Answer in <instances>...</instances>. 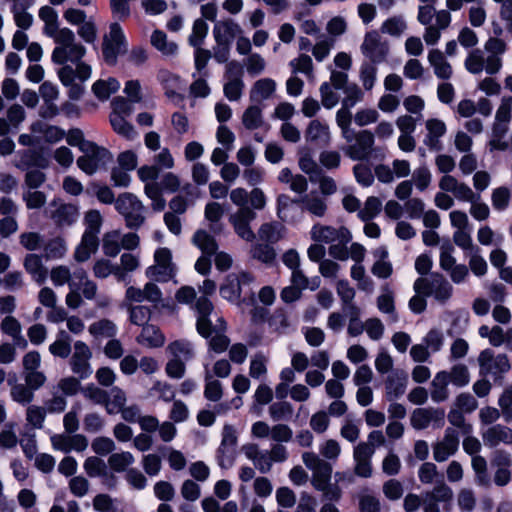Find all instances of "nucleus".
Wrapping results in <instances>:
<instances>
[{"instance_id":"obj_1","label":"nucleus","mask_w":512,"mask_h":512,"mask_svg":"<svg viewBox=\"0 0 512 512\" xmlns=\"http://www.w3.org/2000/svg\"><path fill=\"white\" fill-rule=\"evenodd\" d=\"M176 274V267L172 262V254L168 248H158L154 253V264L149 266L145 275L152 281L147 282L143 288L130 286L126 289L125 299L129 302H149L155 309L165 307L161 289L155 282L166 283Z\"/></svg>"},{"instance_id":"obj_2","label":"nucleus","mask_w":512,"mask_h":512,"mask_svg":"<svg viewBox=\"0 0 512 512\" xmlns=\"http://www.w3.org/2000/svg\"><path fill=\"white\" fill-rule=\"evenodd\" d=\"M195 308L197 312V332L206 339L210 338L209 348L215 353L219 354L226 351L230 344V339L225 334L227 329L225 320L222 317H217L216 322L212 323L210 315L214 307L208 298L199 297Z\"/></svg>"},{"instance_id":"obj_3","label":"nucleus","mask_w":512,"mask_h":512,"mask_svg":"<svg viewBox=\"0 0 512 512\" xmlns=\"http://www.w3.org/2000/svg\"><path fill=\"white\" fill-rule=\"evenodd\" d=\"M212 34L215 41L213 58L218 63L227 62L230 58L232 43L243 34V29L234 19L225 18L215 22Z\"/></svg>"},{"instance_id":"obj_4","label":"nucleus","mask_w":512,"mask_h":512,"mask_svg":"<svg viewBox=\"0 0 512 512\" xmlns=\"http://www.w3.org/2000/svg\"><path fill=\"white\" fill-rule=\"evenodd\" d=\"M53 40L56 46L51 59L55 64L63 65L68 61L78 63L86 54V48L76 41L74 32L69 28H61V32Z\"/></svg>"},{"instance_id":"obj_5","label":"nucleus","mask_w":512,"mask_h":512,"mask_svg":"<svg viewBox=\"0 0 512 512\" xmlns=\"http://www.w3.org/2000/svg\"><path fill=\"white\" fill-rule=\"evenodd\" d=\"M413 289L417 294L432 296L437 302L446 303L453 294V286L440 273H432L430 277H420L414 282Z\"/></svg>"},{"instance_id":"obj_6","label":"nucleus","mask_w":512,"mask_h":512,"mask_svg":"<svg viewBox=\"0 0 512 512\" xmlns=\"http://www.w3.org/2000/svg\"><path fill=\"white\" fill-rule=\"evenodd\" d=\"M116 210L123 216L129 229H138L145 222L146 208L132 193H123L115 201Z\"/></svg>"},{"instance_id":"obj_7","label":"nucleus","mask_w":512,"mask_h":512,"mask_svg":"<svg viewBox=\"0 0 512 512\" xmlns=\"http://www.w3.org/2000/svg\"><path fill=\"white\" fill-rule=\"evenodd\" d=\"M83 155L78 157L77 166L87 175H93L113 159L111 152L95 142L84 143Z\"/></svg>"},{"instance_id":"obj_8","label":"nucleus","mask_w":512,"mask_h":512,"mask_svg":"<svg viewBox=\"0 0 512 512\" xmlns=\"http://www.w3.org/2000/svg\"><path fill=\"white\" fill-rule=\"evenodd\" d=\"M127 41L119 23L114 22L109 27V33L103 37L102 54L108 65L114 66L119 55L127 52Z\"/></svg>"},{"instance_id":"obj_9","label":"nucleus","mask_w":512,"mask_h":512,"mask_svg":"<svg viewBox=\"0 0 512 512\" xmlns=\"http://www.w3.org/2000/svg\"><path fill=\"white\" fill-rule=\"evenodd\" d=\"M479 374L482 377L491 375L496 381L502 378L510 368V361L506 354H495L491 349H485L478 356Z\"/></svg>"},{"instance_id":"obj_10","label":"nucleus","mask_w":512,"mask_h":512,"mask_svg":"<svg viewBox=\"0 0 512 512\" xmlns=\"http://www.w3.org/2000/svg\"><path fill=\"white\" fill-rule=\"evenodd\" d=\"M360 50L366 58V63L378 65L387 60L389 44L383 40L378 31L371 30L365 34Z\"/></svg>"},{"instance_id":"obj_11","label":"nucleus","mask_w":512,"mask_h":512,"mask_svg":"<svg viewBox=\"0 0 512 512\" xmlns=\"http://www.w3.org/2000/svg\"><path fill=\"white\" fill-rule=\"evenodd\" d=\"M221 443L216 451V460L222 469H229L234 465L237 455L238 437L232 425L225 424L222 429Z\"/></svg>"},{"instance_id":"obj_12","label":"nucleus","mask_w":512,"mask_h":512,"mask_svg":"<svg viewBox=\"0 0 512 512\" xmlns=\"http://www.w3.org/2000/svg\"><path fill=\"white\" fill-rule=\"evenodd\" d=\"M348 74L338 70H331L329 81L323 82L319 87L321 103L326 109H332L340 101L338 90L344 87Z\"/></svg>"},{"instance_id":"obj_13","label":"nucleus","mask_w":512,"mask_h":512,"mask_svg":"<svg viewBox=\"0 0 512 512\" xmlns=\"http://www.w3.org/2000/svg\"><path fill=\"white\" fill-rule=\"evenodd\" d=\"M374 135L369 130H360L355 134V142L343 148L347 157L354 161L368 160L373 152Z\"/></svg>"},{"instance_id":"obj_14","label":"nucleus","mask_w":512,"mask_h":512,"mask_svg":"<svg viewBox=\"0 0 512 512\" xmlns=\"http://www.w3.org/2000/svg\"><path fill=\"white\" fill-rule=\"evenodd\" d=\"M50 207L49 217L58 228L70 227L79 219L80 211L76 204L53 200Z\"/></svg>"},{"instance_id":"obj_15","label":"nucleus","mask_w":512,"mask_h":512,"mask_svg":"<svg viewBox=\"0 0 512 512\" xmlns=\"http://www.w3.org/2000/svg\"><path fill=\"white\" fill-rule=\"evenodd\" d=\"M508 49L507 43L498 37H489L484 43V50L487 52L485 72L488 75H495L500 72L503 66V55Z\"/></svg>"},{"instance_id":"obj_16","label":"nucleus","mask_w":512,"mask_h":512,"mask_svg":"<svg viewBox=\"0 0 512 512\" xmlns=\"http://www.w3.org/2000/svg\"><path fill=\"white\" fill-rule=\"evenodd\" d=\"M445 411L441 408L426 407L415 409L410 418L411 426L416 430H424L431 424L440 428L444 425Z\"/></svg>"},{"instance_id":"obj_17","label":"nucleus","mask_w":512,"mask_h":512,"mask_svg":"<svg viewBox=\"0 0 512 512\" xmlns=\"http://www.w3.org/2000/svg\"><path fill=\"white\" fill-rule=\"evenodd\" d=\"M311 239L319 243L350 242L352 235L350 231L340 226L338 228L328 225L315 224L310 231Z\"/></svg>"},{"instance_id":"obj_18","label":"nucleus","mask_w":512,"mask_h":512,"mask_svg":"<svg viewBox=\"0 0 512 512\" xmlns=\"http://www.w3.org/2000/svg\"><path fill=\"white\" fill-rule=\"evenodd\" d=\"M91 357L92 353L87 344L82 341H76L74 344V352L70 359L72 372L78 375L81 379H85L90 376L92 373L89 363Z\"/></svg>"},{"instance_id":"obj_19","label":"nucleus","mask_w":512,"mask_h":512,"mask_svg":"<svg viewBox=\"0 0 512 512\" xmlns=\"http://www.w3.org/2000/svg\"><path fill=\"white\" fill-rule=\"evenodd\" d=\"M458 447V433L455 429L449 427L445 430L443 438L433 444V458L436 462H444L458 451Z\"/></svg>"},{"instance_id":"obj_20","label":"nucleus","mask_w":512,"mask_h":512,"mask_svg":"<svg viewBox=\"0 0 512 512\" xmlns=\"http://www.w3.org/2000/svg\"><path fill=\"white\" fill-rule=\"evenodd\" d=\"M256 218V213L249 207L239 208L234 214L230 216V223L232 224L236 234L251 242L255 239V234L251 230L249 224Z\"/></svg>"},{"instance_id":"obj_21","label":"nucleus","mask_w":512,"mask_h":512,"mask_svg":"<svg viewBox=\"0 0 512 512\" xmlns=\"http://www.w3.org/2000/svg\"><path fill=\"white\" fill-rule=\"evenodd\" d=\"M385 397L388 401L401 398L408 386V374L404 370H394L385 379Z\"/></svg>"},{"instance_id":"obj_22","label":"nucleus","mask_w":512,"mask_h":512,"mask_svg":"<svg viewBox=\"0 0 512 512\" xmlns=\"http://www.w3.org/2000/svg\"><path fill=\"white\" fill-rule=\"evenodd\" d=\"M439 188L449 192L459 201L471 202L478 193H475L466 183L458 181L454 176L444 175L439 180Z\"/></svg>"},{"instance_id":"obj_23","label":"nucleus","mask_w":512,"mask_h":512,"mask_svg":"<svg viewBox=\"0 0 512 512\" xmlns=\"http://www.w3.org/2000/svg\"><path fill=\"white\" fill-rule=\"evenodd\" d=\"M373 451L369 445L360 442L353 449V460L355 462L354 473L362 478H369L372 475Z\"/></svg>"},{"instance_id":"obj_24","label":"nucleus","mask_w":512,"mask_h":512,"mask_svg":"<svg viewBox=\"0 0 512 512\" xmlns=\"http://www.w3.org/2000/svg\"><path fill=\"white\" fill-rule=\"evenodd\" d=\"M487 447H496L503 444H512V429L502 424H494L481 433Z\"/></svg>"},{"instance_id":"obj_25","label":"nucleus","mask_w":512,"mask_h":512,"mask_svg":"<svg viewBox=\"0 0 512 512\" xmlns=\"http://www.w3.org/2000/svg\"><path fill=\"white\" fill-rule=\"evenodd\" d=\"M242 450L260 473L266 474L271 471L273 463L267 450H260L259 446L254 443L244 445Z\"/></svg>"},{"instance_id":"obj_26","label":"nucleus","mask_w":512,"mask_h":512,"mask_svg":"<svg viewBox=\"0 0 512 512\" xmlns=\"http://www.w3.org/2000/svg\"><path fill=\"white\" fill-rule=\"evenodd\" d=\"M451 23V14L449 11L442 9L439 10L436 15V23L435 25H425V32L423 35V39L427 45H435L440 37L441 31L445 30L449 27Z\"/></svg>"},{"instance_id":"obj_27","label":"nucleus","mask_w":512,"mask_h":512,"mask_svg":"<svg viewBox=\"0 0 512 512\" xmlns=\"http://www.w3.org/2000/svg\"><path fill=\"white\" fill-rule=\"evenodd\" d=\"M23 267L36 283L42 284L46 281L48 269L43 264L41 255L36 253L26 254L23 259Z\"/></svg>"},{"instance_id":"obj_28","label":"nucleus","mask_w":512,"mask_h":512,"mask_svg":"<svg viewBox=\"0 0 512 512\" xmlns=\"http://www.w3.org/2000/svg\"><path fill=\"white\" fill-rule=\"evenodd\" d=\"M19 160L16 167L20 170H29L33 167L45 169L49 166V160L35 149H26L18 152Z\"/></svg>"},{"instance_id":"obj_29","label":"nucleus","mask_w":512,"mask_h":512,"mask_svg":"<svg viewBox=\"0 0 512 512\" xmlns=\"http://www.w3.org/2000/svg\"><path fill=\"white\" fill-rule=\"evenodd\" d=\"M302 461L312 471V477H331V464L320 458L316 453L304 452L302 454Z\"/></svg>"},{"instance_id":"obj_30","label":"nucleus","mask_w":512,"mask_h":512,"mask_svg":"<svg viewBox=\"0 0 512 512\" xmlns=\"http://www.w3.org/2000/svg\"><path fill=\"white\" fill-rule=\"evenodd\" d=\"M1 331L12 338L14 345L21 349L28 346V342L22 334L20 322L13 316L7 315L0 324Z\"/></svg>"},{"instance_id":"obj_31","label":"nucleus","mask_w":512,"mask_h":512,"mask_svg":"<svg viewBox=\"0 0 512 512\" xmlns=\"http://www.w3.org/2000/svg\"><path fill=\"white\" fill-rule=\"evenodd\" d=\"M449 381L446 371H439L435 374L430 383V397L434 403H441L448 400L450 396Z\"/></svg>"},{"instance_id":"obj_32","label":"nucleus","mask_w":512,"mask_h":512,"mask_svg":"<svg viewBox=\"0 0 512 512\" xmlns=\"http://www.w3.org/2000/svg\"><path fill=\"white\" fill-rule=\"evenodd\" d=\"M136 341L138 344L148 348H158L164 345L165 337L157 326L146 324L142 327V331L137 336Z\"/></svg>"},{"instance_id":"obj_33","label":"nucleus","mask_w":512,"mask_h":512,"mask_svg":"<svg viewBox=\"0 0 512 512\" xmlns=\"http://www.w3.org/2000/svg\"><path fill=\"white\" fill-rule=\"evenodd\" d=\"M167 351L172 358L184 363L192 360L196 355L194 344L187 339H178L169 343Z\"/></svg>"},{"instance_id":"obj_34","label":"nucleus","mask_w":512,"mask_h":512,"mask_svg":"<svg viewBox=\"0 0 512 512\" xmlns=\"http://www.w3.org/2000/svg\"><path fill=\"white\" fill-rule=\"evenodd\" d=\"M38 16L44 22L43 33L46 36L53 39L61 32L58 13L54 8L45 5L39 9Z\"/></svg>"},{"instance_id":"obj_35","label":"nucleus","mask_w":512,"mask_h":512,"mask_svg":"<svg viewBox=\"0 0 512 512\" xmlns=\"http://www.w3.org/2000/svg\"><path fill=\"white\" fill-rule=\"evenodd\" d=\"M299 199H293L287 194H280L277 197V215L284 222L296 220L297 206Z\"/></svg>"},{"instance_id":"obj_36","label":"nucleus","mask_w":512,"mask_h":512,"mask_svg":"<svg viewBox=\"0 0 512 512\" xmlns=\"http://www.w3.org/2000/svg\"><path fill=\"white\" fill-rule=\"evenodd\" d=\"M306 140L321 145H328L331 139L329 127L319 120H312L306 130Z\"/></svg>"},{"instance_id":"obj_37","label":"nucleus","mask_w":512,"mask_h":512,"mask_svg":"<svg viewBox=\"0 0 512 512\" xmlns=\"http://www.w3.org/2000/svg\"><path fill=\"white\" fill-rule=\"evenodd\" d=\"M43 257L46 260H58L62 259L67 253V244L63 237L56 236L48 241H43Z\"/></svg>"},{"instance_id":"obj_38","label":"nucleus","mask_w":512,"mask_h":512,"mask_svg":"<svg viewBox=\"0 0 512 512\" xmlns=\"http://www.w3.org/2000/svg\"><path fill=\"white\" fill-rule=\"evenodd\" d=\"M428 61L434 68L435 75L440 79H449L452 75V67L438 49H432L428 54Z\"/></svg>"},{"instance_id":"obj_39","label":"nucleus","mask_w":512,"mask_h":512,"mask_svg":"<svg viewBox=\"0 0 512 512\" xmlns=\"http://www.w3.org/2000/svg\"><path fill=\"white\" fill-rule=\"evenodd\" d=\"M275 89L276 82L273 79L263 78L257 80L250 91V100L254 102L266 100L271 97Z\"/></svg>"},{"instance_id":"obj_40","label":"nucleus","mask_w":512,"mask_h":512,"mask_svg":"<svg viewBox=\"0 0 512 512\" xmlns=\"http://www.w3.org/2000/svg\"><path fill=\"white\" fill-rule=\"evenodd\" d=\"M192 242L202 251V255L213 256L217 252L218 244L215 238L205 230H197Z\"/></svg>"},{"instance_id":"obj_41","label":"nucleus","mask_w":512,"mask_h":512,"mask_svg":"<svg viewBox=\"0 0 512 512\" xmlns=\"http://www.w3.org/2000/svg\"><path fill=\"white\" fill-rule=\"evenodd\" d=\"M299 202L303 211H307L315 217H324L327 212V204L319 196L305 195L299 198Z\"/></svg>"},{"instance_id":"obj_42","label":"nucleus","mask_w":512,"mask_h":512,"mask_svg":"<svg viewBox=\"0 0 512 512\" xmlns=\"http://www.w3.org/2000/svg\"><path fill=\"white\" fill-rule=\"evenodd\" d=\"M341 90L345 94V97L342 100V106L346 109L354 107L357 103L362 102L364 99L363 90L356 83H349V76L347 77V81Z\"/></svg>"},{"instance_id":"obj_43","label":"nucleus","mask_w":512,"mask_h":512,"mask_svg":"<svg viewBox=\"0 0 512 512\" xmlns=\"http://www.w3.org/2000/svg\"><path fill=\"white\" fill-rule=\"evenodd\" d=\"M109 120L113 130L118 135L130 141L137 137V132L133 125L129 123L125 117L117 116V114H110Z\"/></svg>"},{"instance_id":"obj_44","label":"nucleus","mask_w":512,"mask_h":512,"mask_svg":"<svg viewBox=\"0 0 512 512\" xmlns=\"http://www.w3.org/2000/svg\"><path fill=\"white\" fill-rule=\"evenodd\" d=\"M127 401L126 393L119 387L114 386L107 395L106 411L108 414L119 413Z\"/></svg>"},{"instance_id":"obj_45","label":"nucleus","mask_w":512,"mask_h":512,"mask_svg":"<svg viewBox=\"0 0 512 512\" xmlns=\"http://www.w3.org/2000/svg\"><path fill=\"white\" fill-rule=\"evenodd\" d=\"M242 123L248 130H256L264 124L262 108L259 105H250L242 115Z\"/></svg>"},{"instance_id":"obj_46","label":"nucleus","mask_w":512,"mask_h":512,"mask_svg":"<svg viewBox=\"0 0 512 512\" xmlns=\"http://www.w3.org/2000/svg\"><path fill=\"white\" fill-rule=\"evenodd\" d=\"M120 88V83L115 78L108 80H98L92 86V91L99 100H107L113 93Z\"/></svg>"},{"instance_id":"obj_47","label":"nucleus","mask_w":512,"mask_h":512,"mask_svg":"<svg viewBox=\"0 0 512 512\" xmlns=\"http://www.w3.org/2000/svg\"><path fill=\"white\" fill-rule=\"evenodd\" d=\"M268 413L273 421H288L293 416L294 408L288 401H277L270 404Z\"/></svg>"},{"instance_id":"obj_48","label":"nucleus","mask_w":512,"mask_h":512,"mask_svg":"<svg viewBox=\"0 0 512 512\" xmlns=\"http://www.w3.org/2000/svg\"><path fill=\"white\" fill-rule=\"evenodd\" d=\"M32 131L41 133L44 140L48 143H57L66 135L62 128L54 125H46L40 122L32 125Z\"/></svg>"},{"instance_id":"obj_49","label":"nucleus","mask_w":512,"mask_h":512,"mask_svg":"<svg viewBox=\"0 0 512 512\" xmlns=\"http://www.w3.org/2000/svg\"><path fill=\"white\" fill-rule=\"evenodd\" d=\"M377 307L382 313L389 315L391 322L398 321V315L395 312L393 293L388 287H384L383 293L378 296Z\"/></svg>"},{"instance_id":"obj_50","label":"nucleus","mask_w":512,"mask_h":512,"mask_svg":"<svg viewBox=\"0 0 512 512\" xmlns=\"http://www.w3.org/2000/svg\"><path fill=\"white\" fill-rule=\"evenodd\" d=\"M43 241V236L35 231H23L18 236L20 246L30 253L42 249Z\"/></svg>"},{"instance_id":"obj_51","label":"nucleus","mask_w":512,"mask_h":512,"mask_svg":"<svg viewBox=\"0 0 512 512\" xmlns=\"http://www.w3.org/2000/svg\"><path fill=\"white\" fill-rule=\"evenodd\" d=\"M335 45V39L324 34L319 35L317 42L312 47V55L317 62H323Z\"/></svg>"},{"instance_id":"obj_52","label":"nucleus","mask_w":512,"mask_h":512,"mask_svg":"<svg viewBox=\"0 0 512 512\" xmlns=\"http://www.w3.org/2000/svg\"><path fill=\"white\" fill-rule=\"evenodd\" d=\"M134 462L133 454L128 451L112 453L108 458L110 468L117 473L127 472V468Z\"/></svg>"},{"instance_id":"obj_53","label":"nucleus","mask_w":512,"mask_h":512,"mask_svg":"<svg viewBox=\"0 0 512 512\" xmlns=\"http://www.w3.org/2000/svg\"><path fill=\"white\" fill-rule=\"evenodd\" d=\"M464 66L471 74H480L485 71L486 57H484L482 50L472 49L464 61Z\"/></svg>"},{"instance_id":"obj_54","label":"nucleus","mask_w":512,"mask_h":512,"mask_svg":"<svg viewBox=\"0 0 512 512\" xmlns=\"http://www.w3.org/2000/svg\"><path fill=\"white\" fill-rule=\"evenodd\" d=\"M377 65L373 63L362 62L359 69V80L365 91H371L377 81Z\"/></svg>"},{"instance_id":"obj_55","label":"nucleus","mask_w":512,"mask_h":512,"mask_svg":"<svg viewBox=\"0 0 512 512\" xmlns=\"http://www.w3.org/2000/svg\"><path fill=\"white\" fill-rule=\"evenodd\" d=\"M289 66L291 67V71L294 75H296L298 73H302L309 78L313 77V72H314L313 60L306 53H302L298 57L292 59L289 62Z\"/></svg>"},{"instance_id":"obj_56","label":"nucleus","mask_w":512,"mask_h":512,"mask_svg":"<svg viewBox=\"0 0 512 512\" xmlns=\"http://www.w3.org/2000/svg\"><path fill=\"white\" fill-rule=\"evenodd\" d=\"M471 466L475 472V482L479 486H489L490 477L487 471V461L483 456L476 455L472 457Z\"/></svg>"},{"instance_id":"obj_57","label":"nucleus","mask_w":512,"mask_h":512,"mask_svg":"<svg viewBox=\"0 0 512 512\" xmlns=\"http://www.w3.org/2000/svg\"><path fill=\"white\" fill-rule=\"evenodd\" d=\"M221 296L230 301L237 302L241 297V287L238 285L236 274H229L225 283L220 287Z\"/></svg>"},{"instance_id":"obj_58","label":"nucleus","mask_w":512,"mask_h":512,"mask_svg":"<svg viewBox=\"0 0 512 512\" xmlns=\"http://www.w3.org/2000/svg\"><path fill=\"white\" fill-rule=\"evenodd\" d=\"M268 325L273 332L284 334L288 331L291 324L287 312L282 308H278L268 319Z\"/></svg>"},{"instance_id":"obj_59","label":"nucleus","mask_w":512,"mask_h":512,"mask_svg":"<svg viewBox=\"0 0 512 512\" xmlns=\"http://www.w3.org/2000/svg\"><path fill=\"white\" fill-rule=\"evenodd\" d=\"M268 361V357L265 356L262 352L255 353L250 360L249 376L253 379L264 378L268 371Z\"/></svg>"},{"instance_id":"obj_60","label":"nucleus","mask_w":512,"mask_h":512,"mask_svg":"<svg viewBox=\"0 0 512 512\" xmlns=\"http://www.w3.org/2000/svg\"><path fill=\"white\" fill-rule=\"evenodd\" d=\"M449 383L451 382L456 387H464L470 382V372L466 365L456 364L450 371H446Z\"/></svg>"},{"instance_id":"obj_61","label":"nucleus","mask_w":512,"mask_h":512,"mask_svg":"<svg viewBox=\"0 0 512 512\" xmlns=\"http://www.w3.org/2000/svg\"><path fill=\"white\" fill-rule=\"evenodd\" d=\"M151 44L165 55H173L177 52L178 46L174 42H169L167 35L160 30H155L151 35Z\"/></svg>"},{"instance_id":"obj_62","label":"nucleus","mask_w":512,"mask_h":512,"mask_svg":"<svg viewBox=\"0 0 512 512\" xmlns=\"http://www.w3.org/2000/svg\"><path fill=\"white\" fill-rule=\"evenodd\" d=\"M418 478L422 484L430 485L443 479V476L438 471L436 464L433 462H424L419 467Z\"/></svg>"},{"instance_id":"obj_63","label":"nucleus","mask_w":512,"mask_h":512,"mask_svg":"<svg viewBox=\"0 0 512 512\" xmlns=\"http://www.w3.org/2000/svg\"><path fill=\"white\" fill-rule=\"evenodd\" d=\"M10 396L16 403L25 406L33 401L34 391L25 383H15L11 386Z\"/></svg>"},{"instance_id":"obj_64","label":"nucleus","mask_w":512,"mask_h":512,"mask_svg":"<svg viewBox=\"0 0 512 512\" xmlns=\"http://www.w3.org/2000/svg\"><path fill=\"white\" fill-rule=\"evenodd\" d=\"M498 406L506 423L512 422V384L507 386L498 398Z\"/></svg>"}]
</instances>
